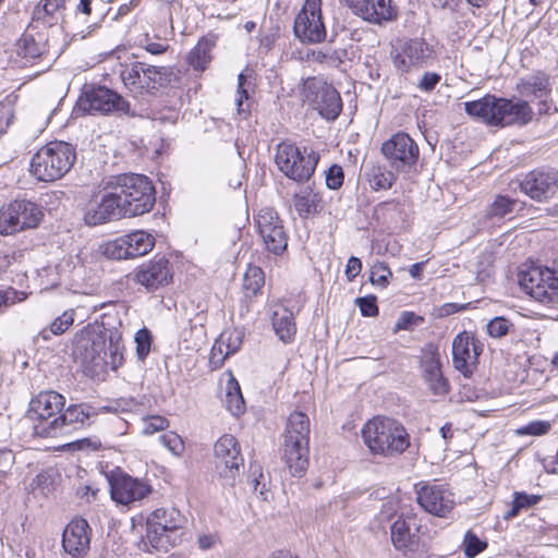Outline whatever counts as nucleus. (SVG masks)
Segmentation results:
<instances>
[{"instance_id": "obj_1", "label": "nucleus", "mask_w": 558, "mask_h": 558, "mask_svg": "<svg viewBox=\"0 0 558 558\" xmlns=\"http://www.w3.org/2000/svg\"><path fill=\"white\" fill-rule=\"evenodd\" d=\"M122 328L117 313H106L100 323L88 324L75 333L73 355L82 364L117 371L124 361Z\"/></svg>"}, {"instance_id": "obj_2", "label": "nucleus", "mask_w": 558, "mask_h": 558, "mask_svg": "<svg viewBox=\"0 0 558 558\" xmlns=\"http://www.w3.org/2000/svg\"><path fill=\"white\" fill-rule=\"evenodd\" d=\"M463 105L471 118L492 126L525 125L533 119V110L525 100L513 101L487 94Z\"/></svg>"}, {"instance_id": "obj_3", "label": "nucleus", "mask_w": 558, "mask_h": 558, "mask_svg": "<svg viewBox=\"0 0 558 558\" xmlns=\"http://www.w3.org/2000/svg\"><path fill=\"white\" fill-rule=\"evenodd\" d=\"M109 187L117 193L123 217L144 215L155 205V187L146 175L123 173L111 177Z\"/></svg>"}, {"instance_id": "obj_4", "label": "nucleus", "mask_w": 558, "mask_h": 558, "mask_svg": "<svg viewBox=\"0 0 558 558\" xmlns=\"http://www.w3.org/2000/svg\"><path fill=\"white\" fill-rule=\"evenodd\" d=\"M362 437L372 453L384 457L401 454L410 446L405 428L389 417L369 420L362 429Z\"/></svg>"}, {"instance_id": "obj_5", "label": "nucleus", "mask_w": 558, "mask_h": 558, "mask_svg": "<svg viewBox=\"0 0 558 558\" xmlns=\"http://www.w3.org/2000/svg\"><path fill=\"white\" fill-rule=\"evenodd\" d=\"M76 160L75 148L65 142L54 141L40 147L31 160V173L43 182L64 177Z\"/></svg>"}, {"instance_id": "obj_6", "label": "nucleus", "mask_w": 558, "mask_h": 558, "mask_svg": "<svg viewBox=\"0 0 558 558\" xmlns=\"http://www.w3.org/2000/svg\"><path fill=\"white\" fill-rule=\"evenodd\" d=\"M310 432L308 416L292 412L286 426L283 459L293 476H302L308 466Z\"/></svg>"}, {"instance_id": "obj_7", "label": "nucleus", "mask_w": 558, "mask_h": 558, "mask_svg": "<svg viewBox=\"0 0 558 558\" xmlns=\"http://www.w3.org/2000/svg\"><path fill=\"white\" fill-rule=\"evenodd\" d=\"M185 523L186 519L178 509L158 508L147 518V538L156 549L168 550L181 542L180 531Z\"/></svg>"}, {"instance_id": "obj_8", "label": "nucleus", "mask_w": 558, "mask_h": 558, "mask_svg": "<svg viewBox=\"0 0 558 558\" xmlns=\"http://www.w3.org/2000/svg\"><path fill=\"white\" fill-rule=\"evenodd\" d=\"M64 403L65 398L56 391H43L31 400L28 418L35 435L43 438L59 436V416Z\"/></svg>"}, {"instance_id": "obj_9", "label": "nucleus", "mask_w": 558, "mask_h": 558, "mask_svg": "<svg viewBox=\"0 0 558 558\" xmlns=\"http://www.w3.org/2000/svg\"><path fill=\"white\" fill-rule=\"evenodd\" d=\"M390 538L395 549L408 558H423L428 551L423 525L417 515L402 512L390 526Z\"/></svg>"}, {"instance_id": "obj_10", "label": "nucleus", "mask_w": 558, "mask_h": 558, "mask_svg": "<svg viewBox=\"0 0 558 558\" xmlns=\"http://www.w3.org/2000/svg\"><path fill=\"white\" fill-rule=\"evenodd\" d=\"M275 162L278 169L289 179L302 183L310 180L318 162V155L291 142L277 145Z\"/></svg>"}, {"instance_id": "obj_11", "label": "nucleus", "mask_w": 558, "mask_h": 558, "mask_svg": "<svg viewBox=\"0 0 558 558\" xmlns=\"http://www.w3.org/2000/svg\"><path fill=\"white\" fill-rule=\"evenodd\" d=\"M520 288L535 301L549 305L558 300V278L547 267H531L519 274Z\"/></svg>"}, {"instance_id": "obj_12", "label": "nucleus", "mask_w": 558, "mask_h": 558, "mask_svg": "<svg viewBox=\"0 0 558 558\" xmlns=\"http://www.w3.org/2000/svg\"><path fill=\"white\" fill-rule=\"evenodd\" d=\"M393 66L401 74L417 71L435 59L432 45L422 38L400 41L391 52Z\"/></svg>"}, {"instance_id": "obj_13", "label": "nucleus", "mask_w": 558, "mask_h": 558, "mask_svg": "<svg viewBox=\"0 0 558 558\" xmlns=\"http://www.w3.org/2000/svg\"><path fill=\"white\" fill-rule=\"evenodd\" d=\"M214 463L220 478L227 485H233L235 477L244 466V459L236 438L232 435H222L214 445Z\"/></svg>"}, {"instance_id": "obj_14", "label": "nucleus", "mask_w": 558, "mask_h": 558, "mask_svg": "<svg viewBox=\"0 0 558 558\" xmlns=\"http://www.w3.org/2000/svg\"><path fill=\"white\" fill-rule=\"evenodd\" d=\"M293 33L302 44H319L326 39L327 31L322 16V0H305L295 15Z\"/></svg>"}, {"instance_id": "obj_15", "label": "nucleus", "mask_w": 558, "mask_h": 558, "mask_svg": "<svg viewBox=\"0 0 558 558\" xmlns=\"http://www.w3.org/2000/svg\"><path fill=\"white\" fill-rule=\"evenodd\" d=\"M305 99L327 120H335L342 110L340 94L330 84L311 78L304 84Z\"/></svg>"}, {"instance_id": "obj_16", "label": "nucleus", "mask_w": 558, "mask_h": 558, "mask_svg": "<svg viewBox=\"0 0 558 558\" xmlns=\"http://www.w3.org/2000/svg\"><path fill=\"white\" fill-rule=\"evenodd\" d=\"M163 68L133 62L121 71V80L124 86L135 96L140 97L150 93L161 85Z\"/></svg>"}, {"instance_id": "obj_17", "label": "nucleus", "mask_w": 558, "mask_h": 558, "mask_svg": "<svg viewBox=\"0 0 558 558\" xmlns=\"http://www.w3.org/2000/svg\"><path fill=\"white\" fill-rule=\"evenodd\" d=\"M117 193L109 187V179L97 193H94L86 204L84 213V221L88 226H98L110 220L123 217L120 211Z\"/></svg>"}, {"instance_id": "obj_18", "label": "nucleus", "mask_w": 558, "mask_h": 558, "mask_svg": "<svg viewBox=\"0 0 558 558\" xmlns=\"http://www.w3.org/2000/svg\"><path fill=\"white\" fill-rule=\"evenodd\" d=\"M415 490L418 505L433 515L446 518L454 508L453 494L446 484L421 482Z\"/></svg>"}, {"instance_id": "obj_19", "label": "nucleus", "mask_w": 558, "mask_h": 558, "mask_svg": "<svg viewBox=\"0 0 558 558\" xmlns=\"http://www.w3.org/2000/svg\"><path fill=\"white\" fill-rule=\"evenodd\" d=\"M80 105L86 111L102 114H130V104L117 92L105 86H92L85 90Z\"/></svg>"}, {"instance_id": "obj_20", "label": "nucleus", "mask_w": 558, "mask_h": 558, "mask_svg": "<svg viewBox=\"0 0 558 558\" xmlns=\"http://www.w3.org/2000/svg\"><path fill=\"white\" fill-rule=\"evenodd\" d=\"M256 225L265 247L269 252L279 255L286 251L288 235L282 220L272 208H262L256 216Z\"/></svg>"}, {"instance_id": "obj_21", "label": "nucleus", "mask_w": 558, "mask_h": 558, "mask_svg": "<svg viewBox=\"0 0 558 558\" xmlns=\"http://www.w3.org/2000/svg\"><path fill=\"white\" fill-rule=\"evenodd\" d=\"M155 245L154 236L143 230L124 234L111 242L107 251L117 259L135 258L149 253Z\"/></svg>"}, {"instance_id": "obj_22", "label": "nucleus", "mask_w": 558, "mask_h": 558, "mask_svg": "<svg viewBox=\"0 0 558 558\" xmlns=\"http://www.w3.org/2000/svg\"><path fill=\"white\" fill-rule=\"evenodd\" d=\"M483 344L469 331L458 333L452 341V357L456 369L468 376L477 364Z\"/></svg>"}, {"instance_id": "obj_23", "label": "nucleus", "mask_w": 558, "mask_h": 558, "mask_svg": "<svg viewBox=\"0 0 558 558\" xmlns=\"http://www.w3.org/2000/svg\"><path fill=\"white\" fill-rule=\"evenodd\" d=\"M49 51V35L29 24L15 44V52L23 65L33 64L37 59L46 58Z\"/></svg>"}, {"instance_id": "obj_24", "label": "nucleus", "mask_w": 558, "mask_h": 558, "mask_svg": "<svg viewBox=\"0 0 558 558\" xmlns=\"http://www.w3.org/2000/svg\"><path fill=\"white\" fill-rule=\"evenodd\" d=\"M422 376L429 390L436 396H444L448 392V381L441 372V362L438 347L434 343H427L420 359Z\"/></svg>"}, {"instance_id": "obj_25", "label": "nucleus", "mask_w": 558, "mask_h": 558, "mask_svg": "<svg viewBox=\"0 0 558 558\" xmlns=\"http://www.w3.org/2000/svg\"><path fill=\"white\" fill-rule=\"evenodd\" d=\"M381 151L396 168L410 167L418 158V146L405 133H397L381 146Z\"/></svg>"}, {"instance_id": "obj_26", "label": "nucleus", "mask_w": 558, "mask_h": 558, "mask_svg": "<svg viewBox=\"0 0 558 558\" xmlns=\"http://www.w3.org/2000/svg\"><path fill=\"white\" fill-rule=\"evenodd\" d=\"M520 189L532 199L546 201L558 191V171H531L520 182Z\"/></svg>"}, {"instance_id": "obj_27", "label": "nucleus", "mask_w": 558, "mask_h": 558, "mask_svg": "<svg viewBox=\"0 0 558 558\" xmlns=\"http://www.w3.org/2000/svg\"><path fill=\"white\" fill-rule=\"evenodd\" d=\"M90 527L82 518L71 520L63 530L62 547L73 558H83L89 550Z\"/></svg>"}, {"instance_id": "obj_28", "label": "nucleus", "mask_w": 558, "mask_h": 558, "mask_svg": "<svg viewBox=\"0 0 558 558\" xmlns=\"http://www.w3.org/2000/svg\"><path fill=\"white\" fill-rule=\"evenodd\" d=\"M111 498L121 505H130L142 500L151 490L150 486L138 478L123 474L110 481Z\"/></svg>"}, {"instance_id": "obj_29", "label": "nucleus", "mask_w": 558, "mask_h": 558, "mask_svg": "<svg viewBox=\"0 0 558 558\" xmlns=\"http://www.w3.org/2000/svg\"><path fill=\"white\" fill-rule=\"evenodd\" d=\"M350 7L354 14L376 25L393 21L398 16L391 0H354Z\"/></svg>"}, {"instance_id": "obj_30", "label": "nucleus", "mask_w": 558, "mask_h": 558, "mask_svg": "<svg viewBox=\"0 0 558 558\" xmlns=\"http://www.w3.org/2000/svg\"><path fill=\"white\" fill-rule=\"evenodd\" d=\"M166 258H159L142 265L135 274L136 281L147 290H156L168 283L170 270Z\"/></svg>"}, {"instance_id": "obj_31", "label": "nucleus", "mask_w": 558, "mask_h": 558, "mask_svg": "<svg viewBox=\"0 0 558 558\" xmlns=\"http://www.w3.org/2000/svg\"><path fill=\"white\" fill-rule=\"evenodd\" d=\"M65 0H40L33 10V17L29 24L36 27H49L60 31V22L63 20Z\"/></svg>"}, {"instance_id": "obj_32", "label": "nucleus", "mask_w": 558, "mask_h": 558, "mask_svg": "<svg viewBox=\"0 0 558 558\" xmlns=\"http://www.w3.org/2000/svg\"><path fill=\"white\" fill-rule=\"evenodd\" d=\"M271 324L275 333L282 342L289 343L293 340L296 327L293 313L288 307L274 305L271 307Z\"/></svg>"}, {"instance_id": "obj_33", "label": "nucleus", "mask_w": 558, "mask_h": 558, "mask_svg": "<svg viewBox=\"0 0 558 558\" xmlns=\"http://www.w3.org/2000/svg\"><path fill=\"white\" fill-rule=\"evenodd\" d=\"M241 343L242 333L239 330L234 329L221 333L211 348L210 362L221 365L230 354L235 353L240 349Z\"/></svg>"}, {"instance_id": "obj_34", "label": "nucleus", "mask_w": 558, "mask_h": 558, "mask_svg": "<svg viewBox=\"0 0 558 558\" xmlns=\"http://www.w3.org/2000/svg\"><path fill=\"white\" fill-rule=\"evenodd\" d=\"M14 216L19 218L21 230L35 228L41 221V208L29 199H15L9 203Z\"/></svg>"}, {"instance_id": "obj_35", "label": "nucleus", "mask_w": 558, "mask_h": 558, "mask_svg": "<svg viewBox=\"0 0 558 558\" xmlns=\"http://www.w3.org/2000/svg\"><path fill=\"white\" fill-rule=\"evenodd\" d=\"M517 90L522 97L543 98L550 93L549 76L543 72L531 74L521 78L517 84Z\"/></svg>"}, {"instance_id": "obj_36", "label": "nucleus", "mask_w": 558, "mask_h": 558, "mask_svg": "<svg viewBox=\"0 0 558 558\" xmlns=\"http://www.w3.org/2000/svg\"><path fill=\"white\" fill-rule=\"evenodd\" d=\"M216 46V37H202L197 45L189 52L186 60L195 71H204L211 61V50Z\"/></svg>"}, {"instance_id": "obj_37", "label": "nucleus", "mask_w": 558, "mask_h": 558, "mask_svg": "<svg viewBox=\"0 0 558 558\" xmlns=\"http://www.w3.org/2000/svg\"><path fill=\"white\" fill-rule=\"evenodd\" d=\"M90 407L77 404L69 407L63 414L59 416V436L66 433L69 427L76 428L84 425L90 416Z\"/></svg>"}, {"instance_id": "obj_38", "label": "nucleus", "mask_w": 558, "mask_h": 558, "mask_svg": "<svg viewBox=\"0 0 558 558\" xmlns=\"http://www.w3.org/2000/svg\"><path fill=\"white\" fill-rule=\"evenodd\" d=\"M293 206L298 214L306 218L318 211L320 197L312 189L305 187L293 195Z\"/></svg>"}, {"instance_id": "obj_39", "label": "nucleus", "mask_w": 558, "mask_h": 558, "mask_svg": "<svg viewBox=\"0 0 558 558\" xmlns=\"http://www.w3.org/2000/svg\"><path fill=\"white\" fill-rule=\"evenodd\" d=\"M225 392L223 402L228 411L234 416L242 414L244 412L245 403L240 385L233 377L228 379Z\"/></svg>"}, {"instance_id": "obj_40", "label": "nucleus", "mask_w": 558, "mask_h": 558, "mask_svg": "<svg viewBox=\"0 0 558 558\" xmlns=\"http://www.w3.org/2000/svg\"><path fill=\"white\" fill-rule=\"evenodd\" d=\"M265 283L264 271L258 266H248L244 272L242 288L247 298L255 296Z\"/></svg>"}, {"instance_id": "obj_41", "label": "nucleus", "mask_w": 558, "mask_h": 558, "mask_svg": "<svg viewBox=\"0 0 558 558\" xmlns=\"http://www.w3.org/2000/svg\"><path fill=\"white\" fill-rule=\"evenodd\" d=\"M517 203V199L509 196L497 195L487 208V216L490 218H502L514 210Z\"/></svg>"}, {"instance_id": "obj_42", "label": "nucleus", "mask_w": 558, "mask_h": 558, "mask_svg": "<svg viewBox=\"0 0 558 558\" xmlns=\"http://www.w3.org/2000/svg\"><path fill=\"white\" fill-rule=\"evenodd\" d=\"M22 231L16 218L8 204L0 209V235L14 234Z\"/></svg>"}, {"instance_id": "obj_43", "label": "nucleus", "mask_w": 558, "mask_h": 558, "mask_svg": "<svg viewBox=\"0 0 558 558\" xmlns=\"http://www.w3.org/2000/svg\"><path fill=\"white\" fill-rule=\"evenodd\" d=\"M395 182V175L390 171L383 170L381 168H375L372 171L369 183L374 190H387L392 186Z\"/></svg>"}, {"instance_id": "obj_44", "label": "nucleus", "mask_w": 558, "mask_h": 558, "mask_svg": "<svg viewBox=\"0 0 558 558\" xmlns=\"http://www.w3.org/2000/svg\"><path fill=\"white\" fill-rule=\"evenodd\" d=\"M398 211L399 203L395 199L381 202L373 209L374 217L383 221L395 219Z\"/></svg>"}, {"instance_id": "obj_45", "label": "nucleus", "mask_w": 558, "mask_h": 558, "mask_svg": "<svg viewBox=\"0 0 558 558\" xmlns=\"http://www.w3.org/2000/svg\"><path fill=\"white\" fill-rule=\"evenodd\" d=\"M136 344V355L138 360L144 361L150 352L151 335L147 328L140 329L134 337Z\"/></svg>"}, {"instance_id": "obj_46", "label": "nucleus", "mask_w": 558, "mask_h": 558, "mask_svg": "<svg viewBox=\"0 0 558 558\" xmlns=\"http://www.w3.org/2000/svg\"><path fill=\"white\" fill-rule=\"evenodd\" d=\"M142 433L150 436L157 432L165 430L169 426L166 417L160 415H149L142 420Z\"/></svg>"}, {"instance_id": "obj_47", "label": "nucleus", "mask_w": 558, "mask_h": 558, "mask_svg": "<svg viewBox=\"0 0 558 558\" xmlns=\"http://www.w3.org/2000/svg\"><path fill=\"white\" fill-rule=\"evenodd\" d=\"M74 315L75 313L73 310L64 311L50 324V332L54 336H60L64 333L73 325Z\"/></svg>"}, {"instance_id": "obj_48", "label": "nucleus", "mask_w": 558, "mask_h": 558, "mask_svg": "<svg viewBox=\"0 0 558 558\" xmlns=\"http://www.w3.org/2000/svg\"><path fill=\"white\" fill-rule=\"evenodd\" d=\"M511 327H513V325L501 316L494 317L486 325L487 333L493 338L505 337L510 331Z\"/></svg>"}, {"instance_id": "obj_49", "label": "nucleus", "mask_w": 558, "mask_h": 558, "mask_svg": "<svg viewBox=\"0 0 558 558\" xmlns=\"http://www.w3.org/2000/svg\"><path fill=\"white\" fill-rule=\"evenodd\" d=\"M161 444L175 457H180L184 451V441L174 432H169L160 436Z\"/></svg>"}, {"instance_id": "obj_50", "label": "nucleus", "mask_w": 558, "mask_h": 558, "mask_svg": "<svg viewBox=\"0 0 558 558\" xmlns=\"http://www.w3.org/2000/svg\"><path fill=\"white\" fill-rule=\"evenodd\" d=\"M487 544L481 541L474 533L466 532L463 539L464 553L473 558L486 548Z\"/></svg>"}, {"instance_id": "obj_51", "label": "nucleus", "mask_w": 558, "mask_h": 558, "mask_svg": "<svg viewBox=\"0 0 558 558\" xmlns=\"http://www.w3.org/2000/svg\"><path fill=\"white\" fill-rule=\"evenodd\" d=\"M392 272L385 263H376L372 266L369 280L373 284L386 287Z\"/></svg>"}, {"instance_id": "obj_52", "label": "nucleus", "mask_w": 558, "mask_h": 558, "mask_svg": "<svg viewBox=\"0 0 558 558\" xmlns=\"http://www.w3.org/2000/svg\"><path fill=\"white\" fill-rule=\"evenodd\" d=\"M550 423L547 421H533L529 424L521 426L517 429V434L524 435H533V436H542L549 432Z\"/></svg>"}, {"instance_id": "obj_53", "label": "nucleus", "mask_w": 558, "mask_h": 558, "mask_svg": "<svg viewBox=\"0 0 558 558\" xmlns=\"http://www.w3.org/2000/svg\"><path fill=\"white\" fill-rule=\"evenodd\" d=\"M355 303L359 306L361 314L365 317H374L378 314L376 298L373 295L357 298Z\"/></svg>"}, {"instance_id": "obj_54", "label": "nucleus", "mask_w": 558, "mask_h": 558, "mask_svg": "<svg viewBox=\"0 0 558 558\" xmlns=\"http://www.w3.org/2000/svg\"><path fill=\"white\" fill-rule=\"evenodd\" d=\"M326 184L331 190H337L343 184V170L338 165H332L326 173Z\"/></svg>"}, {"instance_id": "obj_55", "label": "nucleus", "mask_w": 558, "mask_h": 558, "mask_svg": "<svg viewBox=\"0 0 558 558\" xmlns=\"http://www.w3.org/2000/svg\"><path fill=\"white\" fill-rule=\"evenodd\" d=\"M308 61L317 62V63H329L335 62L337 60L335 51H323L322 49H315L307 52L306 56Z\"/></svg>"}, {"instance_id": "obj_56", "label": "nucleus", "mask_w": 558, "mask_h": 558, "mask_svg": "<svg viewBox=\"0 0 558 558\" xmlns=\"http://www.w3.org/2000/svg\"><path fill=\"white\" fill-rule=\"evenodd\" d=\"M513 500L515 501L519 509L522 510L536 505L541 500V496L515 492L513 495Z\"/></svg>"}, {"instance_id": "obj_57", "label": "nucleus", "mask_w": 558, "mask_h": 558, "mask_svg": "<svg viewBox=\"0 0 558 558\" xmlns=\"http://www.w3.org/2000/svg\"><path fill=\"white\" fill-rule=\"evenodd\" d=\"M440 75L435 72H426L420 80L417 87L424 92H430L439 83Z\"/></svg>"}, {"instance_id": "obj_58", "label": "nucleus", "mask_w": 558, "mask_h": 558, "mask_svg": "<svg viewBox=\"0 0 558 558\" xmlns=\"http://www.w3.org/2000/svg\"><path fill=\"white\" fill-rule=\"evenodd\" d=\"M143 48L151 53V54H161L169 48V45L166 40H151L149 38H145V43L142 44Z\"/></svg>"}, {"instance_id": "obj_59", "label": "nucleus", "mask_w": 558, "mask_h": 558, "mask_svg": "<svg viewBox=\"0 0 558 558\" xmlns=\"http://www.w3.org/2000/svg\"><path fill=\"white\" fill-rule=\"evenodd\" d=\"M421 322H423V318L414 313L403 312L396 324V328L399 330L408 329L411 325H417Z\"/></svg>"}, {"instance_id": "obj_60", "label": "nucleus", "mask_w": 558, "mask_h": 558, "mask_svg": "<svg viewBox=\"0 0 558 558\" xmlns=\"http://www.w3.org/2000/svg\"><path fill=\"white\" fill-rule=\"evenodd\" d=\"M362 262L357 257H350L347 267H345V276L349 281L355 279V277L361 272Z\"/></svg>"}, {"instance_id": "obj_61", "label": "nucleus", "mask_w": 558, "mask_h": 558, "mask_svg": "<svg viewBox=\"0 0 558 558\" xmlns=\"http://www.w3.org/2000/svg\"><path fill=\"white\" fill-rule=\"evenodd\" d=\"M244 84H245V75L241 73L238 76V90H236L238 98L235 99L239 112L244 111L242 108L243 99L248 98L247 89L244 88Z\"/></svg>"}, {"instance_id": "obj_62", "label": "nucleus", "mask_w": 558, "mask_h": 558, "mask_svg": "<svg viewBox=\"0 0 558 558\" xmlns=\"http://www.w3.org/2000/svg\"><path fill=\"white\" fill-rule=\"evenodd\" d=\"M13 119L12 110L7 106H0V135L4 134Z\"/></svg>"}, {"instance_id": "obj_63", "label": "nucleus", "mask_w": 558, "mask_h": 558, "mask_svg": "<svg viewBox=\"0 0 558 558\" xmlns=\"http://www.w3.org/2000/svg\"><path fill=\"white\" fill-rule=\"evenodd\" d=\"M14 457L11 450L0 449V473H5L13 464Z\"/></svg>"}, {"instance_id": "obj_64", "label": "nucleus", "mask_w": 558, "mask_h": 558, "mask_svg": "<svg viewBox=\"0 0 558 558\" xmlns=\"http://www.w3.org/2000/svg\"><path fill=\"white\" fill-rule=\"evenodd\" d=\"M178 119V112L173 109H167L166 113L162 112H154L153 120H157L160 122H169L174 123Z\"/></svg>"}]
</instances>
